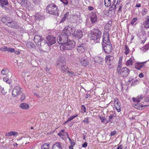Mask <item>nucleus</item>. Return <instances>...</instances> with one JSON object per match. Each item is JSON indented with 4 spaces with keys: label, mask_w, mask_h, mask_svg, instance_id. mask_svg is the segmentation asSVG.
I'll return each mask as SVG.
<instances>
[{
    "label": "nucleus",
    "mask_w": 149,
    "mask_h": 149,
    "mask_svg": "<svg viewBox=\"0 0 149 149\" xmlns=\"http://www.w3.org/2000/svg\"><path fill=\"white\" fill-rule=\"evenodd\" d=\"M117 149H122V146L120 145V146H118L117 148Z\"/></svg>",
    "instance_id": "obj_64"
},
{
    "label": "nucleus",
    "mask_w": 149,
    "mask_h": 149,
    "mask_svg": "<svg viewBox=\"0 0 149 149\" xmlns=\"http://www.w3.org/2000/svg\"><path fill=\"white\" fill-rule=\"evenodd\" d=\"M22 92V89L18 86H16L12 91V95L13 97L18 96Z\"/></svg>",
    "instance_id": "obj_10"
},
{
    "label": "nucleus",
    "mask_w": 149,
    "mask_h": 149,
    "mask_svg": "<svg viewBox=\"0 0 149 149\" xmlns=\"http://www.w3.org/2000/svg\"><path fill=\"white\" fill-rule=\"evenodd\" d=\"M66 19L63 17V18L61 19V20L60 21V23H62L64 22L66 20Z\"/></svg>",
    "instance_id": "obj_58"
},
{
    "label": "nucleus",
    "mask_w": 149,
    "mask_h": 149,
    "mask_svg": "<svg viewBox=\"0 0 149 149\" xmlns=\"http://www.w3.org/2000/svg\"><path fill=\"white\" fill-rule=\"evenodd\" d=\"M114 116L113 115H111L109 116V119H111Z\"/></svg>",
    "instance_id": "obj_63"
},
{
    "label": "nucleus",
    "mask_w": 149,
    "mask_h": 149,
    "mask_svg": "<svg viewBox=\"0 0 149 149\" xmlns=\"http://www.w3.org/2000/svg\"><path fill=\"white\" fill-rule=\"evenodd\" d=\"M65 133L67 134V132H64V130H61V131L58 134V135L60 136H63L65 135Z\"/></svg>",
    "instance_id": "obj_38"
},
{
    "label": "nucleus",
    "mask_w": 149,
    "mask_h": 149,
    "mask_svg": "<svg viewBox=\"0 0 149 149\" xmlns=\"http://www.w3.org/2000/svg\"><path fill=\"white\" fill-rule=\"evenodd\" d=\"M110 41L109 38V35L107 31H105L104 32L103 36V42H106Z\"/></svg>",
    "instance_id": "obj_15"
},
{
    "label": "nucleus",
    "mask_w": 149,
    "mask_h": 149,
    "mask_svg": "<svg viewBox=\"0 0 149 149\" xmlns=\"http://www.w3.org/2000/svg\"><path fill=\"white\" fill-rule=\"evenodd\" d=\"M85 45L84 44H82L77 47V50L79 53H83L85 52Z\"/></svg>",
    "instance_id": "obj_14"
},
{
    "label": "nucleus",
    "mask_w": 149,
    "mask_h": 149,
    "mask_svg": "<svg viewBox=\"0 0 149 149\" xmlns=\"http://www.w3.org/2000/svg\"><path fill=\"white\" fill-rule=\"evenodd\" d=\"M120 0H113L112 2L111 6L114 9H116L119 5Z\"/></svg>",
    "instance_id": "obj_18"
},
{
    "label": "nucleus",
    "mask_w": 149,
    "mask_h": 149,
    "mask_svg": "<svg viewBox=\"0 0 149 149\" xmlns=\"http://www.w3.org/2000/svg\"><path fill=\"white\" fill-rule=\"evenodd\" d=\"M25 98V96L24 94H22L21 98V100L22 101Z\"/></svg>",
    "instance_id": "obj_57"
},
{
    "label": "nucleus",
    "mask_w": 149,
    "mask_h": 149,
    "mask_svg": "<svg viewBox=\"0 0 149 149\" xmlns=\"http://www.w3.org/2000/svg\"><path fill=\"white\" fill-rule=\"evenodd\" d=\"M61 1L65 5H67L68 3L67 0H61Z\"/></svg>",
    "instance_id": "obj_50"
},
{
    "label": "nucleus",
    "mask_w": 149,
    "mask_h": 149,
    "mask_svg": "<svg viewBox=\"0 0 149 149\" xmlns=\"http://www.w3.org/2000/svg\"><path fill=\"white\" fill-rule=\"evenodd\" d=\"M147 12V10L146 9H144L142 11V14L143 15H145Z\"/></svg>",
    "instance_id": "obj_55"
},
{
    "label": "nucleus",
    "mask_w": 149,
    "mask_h": 149,
    "mask_svg": "<svg viewBox=\"0 0 149 149\" xmlns=\"http://www.w3.org/2000/svg\"><path fill=\"white\" fill-rule=\"evenodd\" d=\"M81 109L82 111V112L83 113L86 112V108L85 106L84 105H82L81 106Z\"/></svg>",
    "instance_id": "obj_48"
},
{
    "label": "nucleus",
    "mask_w": 149,
    "mask_h": 149,
    "mask_svg": "<svg viewBox=\"0 0 149 149\" xmlns=\"http://www.w3.org/2000/svg\"><path fill=\"white\" fill-rule=\"evenodd\" d=\"M69 75L71 77L74 76L75 75V74L73 72H69L68 71Z\"/></svg>",
    "instance_id": "obj_45"
},
{
    "label": "nucleus",
    "mask_w": 149,
    "mask_h": 149,
    "mask_svg": "<svg viewBox=\"0 0 149 149\" xmlns=\"http://www.w3.org/2000/svg\"><path fill=\"white\" fill-rule=\"evenodd\" d=\"M70 4L72 5L76 6L79 3L78 0H70Z\"/></svg>",
    "instance_id": "obj_34"
},
{
    "label": "nucleus",
    "mask_w": 149,
    "mask_h": 149,
    "mask_svg": "<svg viewBox=\"0 0 149 149\" xmlns=\"http://www.w3.org/2000/svg\"><path fill=\"white\" fill-rule=\"evenodd\" d=\"M46 12L50 14L56 16L59 15V12L57 7L54 4H49L46 8Z\"/></svg>",
    "instance_id": "obj_1"
},
{
    "label": "nucleus",
    "mask_w": 149,
    "mask_h": 149,
    "mask_svg": "<svg viewBox=\"0 0 149 149\" xmlns=\"http://www.w3.org/2000/svg\"><path fill=\"white\" fill-rule=\"evenodd\" d=\"M7 25L8 26L14 29H17L19 28L18 24L15 22L13 21L11 23H10V24H7Z\"/></svg>",
    "instance_id": "obj_13"
},
{
    "label": "nucleus",
    "mask_w": 149,
    "mask_h": 149,
    "mask_svg": "<svg viewBox=\"0 0 149 149\" xmlns=\"http://www.w3.org/2000/svg\"><path fill=\"white\" fill-rule=\"evenodd\" d=\"M30 3V2L28 0H22L21 2V4L23 6H27Z\"/></svg>",
    "instance_id": "obj_29"
},
{
    "label": "nucleus",
    "mask_w": 149,
    "mask_h": 149,
    "mask_svg": "<svg viewBox=\"0 0 149 149\" xmlns=\"http://www.w3.org/2000/svg\"><path fill=\"white\" fill-rule=\"evenodd\" d=\"M7 51L8 52L12 53L15 52V49L14 48H8L7 49Z\"/></svg>",
    "instance_id": "obj_42"
},
{
    "label": "nucleus",
    "mask_w": 149,
    "mask_h": 149,
    "mask_svg": "<svg viewBox=\"0 0 149 149\" xmlns=\"http://www.w3.org/2000/svg\"><path fill=\"white\" fill-rule=\"evenodd\" d=\"M116 133V131H113L111 132L110 133V135L111 136H113Z\"/></svg>",
    "instance_id": "obj_60"
},
{
    "label": "nucleus",
    "mask_w": 149,
    "mask_h": 149,
    "mask_svg": "<svg viewBox=\"0 0 149 149\" xmlns=\"http://www.w3.org/2000/svg\"><path fill=\"white\" fill-rule=\"evenodd\" d=\"M27 46L29 48H33L35 47V45L31 42H28Z\"/></svg>",
    "instance_id": "obj_37"
},
{
    "label": "nucleus",
    "mask_w": 149,
    "mask_h": 149,
    "mask_svg": "<svg viewBox=\"0 0 149 149\" xmlns=\"http://www.w3.org/2000/svg\"><path fill=\"white\" fill-rule=\"evenodd\" d=\"M9 72V70L6 68H3L1 71V74L4 75H8V73Z\"/></svg>",
    "instance_id": "obj_26"
},
{
    "label": "nucleus",
    "mask_w": 149,
    "mask_h": 149,
    "mask_svg": "<svg viewBox=\"0 0 149 149\" xmlns=\"http://www.w3.org/2000/svg\"><path fill=\"white\" fill-rule=\"evenodd\" d=\"M118 99L117 98H115L114 105L118 111L119 112L121 110V107H120V104L118 102Z\"/></svg>",
    "instance_id": "obj_12"
},
{
    "label": "nucleus",
    "mask_w": 149,
    "mask_h": 149,
    "mask_svg": "<svg viewBox=\"0 0 149 149\" xmlns=\"http://www.w3.org/2000/svg\"><path fill=\"white\" fill-rule=\"evenodd\" d=\"M35 17L36 19H38V20L44 19V17L43 16L38 13L36 14L35 15Z\"/></svg>",
    "instance_id": "obj_30"
},
{
    "label": "nucleus",
    "mask_w": 149,
    "mask_h": 149,
    "mask_svg": "<svg viewBox=\"0 0 149 149\" xmlns=\"http://www.w3.org/2000/svg\"><path fill=\"white\" fill-rule=\"evenodd\" d=\"M72 19L74 20V22L78 23L80 21V19L77 15H74L72 16Z\"/></svg>",
    "instance_id": "obj_32"
},
{
    "label": "nucleus",
    "mask_w": 149,
    "mask_h": 149,
    "mask_svg": "<svg viewBox=\"0 0 149 149\" xmlns=\"http://www.w3.org/2000/svg\"><path fill=\"white\" fill-rule=\"evenodd\" d=\"M62 33L67 36H70L72 34H73L75 32L74 29L72 26H66L64 29Z\"/></svg>",
    "instance_id": "obj_7"
},
{
    "label": "nucleus",
    "mask_w": 149,
    "mask_h": 149,
    "mask_svg": "<svg viewBox=\"0 0 149 149\" xmlns=\"http://www.w3.org/2000/svg\"><path fill=\"white\" fill-rule=\"evenodd\" d=\"M58 66H61V71L64 72H67L68 67L65 65V62L63 58H61L58 61V63L57 65Z\"/></svg>",
    "instance_id": "obj_8"
},
{
    "label": "nucleus",
    "mask_w": 149,
    "mask_h": 149,
    "mask_svg": "<svg viewBox=\"0 0 149 149\" xmlns=\"http://www.w3.org/2000/svg\"><path fill=\"white\" fill-rule=\"evenodd\" d=\"M145 98L144 97H142L141 96H138L137 98H133L132 100L134 102H136L138 103L141 102H142L143 103L144 101H143V99H145Z\"/></svg>",
    "instance_id": "obj_20"
},
{
    "label": "nucleus",
    "mask_w": 149,
    "mask_h": 149,
    "mask_svg": "<svg viewBox=\"0 0 149 149\" xmlns=\"http://www.w3.org/2000/svg\"><path fill=\"white\" fill-rule=\"evenodd\" d=\"M7 47L6 46H4L0 48L1 50L3 52H5L7 51Z\"/></svg>",
    "instance_id": "obj_44"
},
{
    "label": "nucleus",
    "mask_w": 149,
    "mask_h": 149,
    "mask_svg": "<svg viewBox=\"0 0 149 149\" xmlns=\"http://www.w3.org/2000/svg\"><path fill=\"white\" fill-rule=\"evenodd\" d=\"M134 58H131L129 59L125 63V65L126 66L132 65L133 64V61H134Z\"/></svg>",
    "instance_id": "obj_28"
},
{
    "label": "nucleus",
    "mask_w": 149,
    "mask_h": 149,
    "mask_svg": "<svg viewBox=\"0 0 149 149\" xmlns=\"http://www.w3.org/2000/svg\"><path fill=\"white\" fill-rule=\"evenodd\" d=\"M149 49V42L142 48V50L147 51Z\"/></svg>",
    "instance_id": "obj_36"
},
{
    "label": "nucleus",
    "mask_w": 149,
    "mask_h": 149,
    "mask_svg": "<svg viewBox=\"0 0 149 149\" xmlns=\"http://www.w3.org/2000/svg\"><path fill=\"white\" fill-rule=\"evenodd\" d=\"M8 3V1L7 0H0V6L3 8L7 6Z\"/></svg>",
    "instance_id": "obj_24"
},
{
    "label": "nucleus",
    "mask_w": 149,
    "mask_h": 149,
    "mask_svg": "<svg viewBox=\"0 0 149 149\" xmlns=\"http://www.w3.org/2000/svg\"><path fill=\"white\" fill-rule=\"evenodd\" d=\"M13 20L12 19H11L10 18L8 17L7 19L6 22V25H7V24H10V23H11Z\"/></svg>",
    "instance_id": "obj_46"
},
{
    "label": "nucleus",
    "mask_w": 149,
    "mask_h": 149,
    "mask_svg": "<svg viewBox=\"0 0 149 149\" xmlns=\"http://www.w3.org/2000/svg\"><path fill=\"white\" fill-rule=\"evenodd\" d=\"M46 42L49 46H51L56 43V38L52 36L49 35L46 38Z\"/></svg>",
    "instance_id": "obj_9"
},
{
    "label": "nucleus",
    "mask_w": 149,
    "mask_h": 149,
    "mask_svg": "<svg viewBox=\"0 0 149 149\" xmlns=\"http://www.w3.org/2000/svg\"><path fill=\"white\" fill-rule=\"evenodd\" d=\"M6 136H12V131L6 133Z\"/></svg>",
    "instance_id": "obj_51"
},
{
    "label": "nucleus",
    "mask_w": 149,
    "mask_h": 149,
    "mask_svg": "<svg viewBox=\"0 0 149 149\" xmlns=\"http://www.w3.org/2000/svg\"><path fill=\"white\" fill-rule=\"evenodd\" d=\"M121 64H120V63H119L118 65V67L117 68V70L118 71V72H120V71L121 70Z\"/></svg>",
    "instance_id": "obj_49"
},
{
    "label": "nucleus",
    "mask_w": 149,
    "mask_h": 149,
    "mask_svg": "<svg viewBox=\"0 0 149 149\" xmlns=\"http://www.w3.org/2000/svg\"><path fill=\"white\" fill-rule=\"evenodd\" d=\"M19 107L23 110H27L29 107V104L26 103H21L19 106Z\"/></svg>",
    "instance_id": "obj_22"
},
{
    "label": "nucleus",
    "mask_w": 149,
    "mask_h": 149,
    "mask_svg": "<svg viewBox=\"0 0 149 149\" xmlns=\"http://www.w3.org/2000/svg\"><path fill=\"white\" fill-rule=\"evenodd\" d=\"M83 122V123H86V124H88L89 123V118L87 117L86 118H85L84 120L82 122Z\"/></svg>",
    "instance_id": "obj_43"
},
{
    "label": "nucleus",
    "mask_w": 149,
    "mask_h": 149,
    "mask_svg": "<svg viewBox=\"0 0 149 149\" xmlns=\"http://www.w3.org/2000/svg\"><path fill=\"white\" fill-rule=\"evenodd\" d=\"M104 2L105 6L107 7L110 6L111 4V0H104Z\"/></svg>",
    "instance_id": "obj_31"
},
{
    "label": "nucleus",
    "mask_w": 149,
    "mask_h": 149,
    "mask_svg": "<svg viewBox=\"0 0 149 149\" xmlns=\"http://www.w3.org/2000/svg\"><path fill=\"white\" fill-rule=\"evenodd\" d=\"M62 144L60 142L56 143L53 145L52 149H63Z\"/></svg>",
    "instance_id": "obj_16"
},
{
    "label": "nucleus",
    "mask_w": 149,
    "mask_h": 149,
    "mask_svg": "<svg viewBox=\"0 0 149 149\" xmlns=\"http://www.w3.org/2000/svg\"><path fill=\"white\" fill-rule=\"evenodd\" d=\"M69 15V13L68 12H67L66 14L64 15L63 17H65L66 19H68V17Z\"/></svg>",
    "instance_id": "obj_56"
},
{
    "label": "nucleus",
    "mask_w": 149,
    "mask_h": 149,
    "mask_svg": "<svg viewBox=\"0 0 149 149\" xmlns=\"http://www.w3.org/2000/svg\"><path fill=\"white\" fill-rule=\"evenodd\" d=\"M49 148V144L45 143L42 147V149H48Z\"/></svg>",
    "instance_id": "obj_35"
},
{
    "label": "nucleus",
    "mask_w": 149,
    "mask_h": 149,
    "mask_svg": "<svg viewBox=\"0 0 149 149\" xmlns=\"http://www.w3.org/2000/svg\"><path fill=\"white\" fill-rule=\"evenodd\" d=\"M100 118L102 123H104L106 120V118L104 117H100Z\"/></svg>",
    "instance_id": "obj_53"
},
{
    "label": "nucleus",
    "mask_w": 149,
    "mask_h": 149,
    "mask_svg": "<svg viewBox=\"0 0 149 149\" xmlns=\"http://www.w3.org/2000/svg\"><path fill=\"white\" fill-rule=\"evenodd\" d=\"M75 45V42L73 40H68L66 42L60 46V49L62 50H70L73 48Z\"/></svg>",
    "instance_id": "obj_2"
},
{
    "label": "nucleus",
    "mask_w": 149,
    "mask_h": 149,
    "mask_svg": "<svg viewBox=\"0 0 149 149\" xmlns=\"http://www.w3.org/2000/svg\"><path fill=\"white\" fill-rule=\"evenodd\" d=\"M143 25L147 29L149 28V16L146 18L145 21L143 23Z\"/></svg>",
    "instance_id": "obj_21"
},
{
    "label": "nucleus",
    "mask_w": 149,
    "mask_h": 149,
    "mask_svg": "<svg viewBox=\"0 0 149 149\" xmlns=\"http://www.w3.org/2000/svg\"><path fill=\"white\" fill-rule=\"evenodd\" d=\"M80 63L83 66H86L88 64V61L87 59H83L82 60H81Z\"/></svg>",
    "instance_id": "obj_27"
},
{
    "label": "nucleus",
    "mask_w": 149,
    "mask_h": 149,
    "mask_svg": "<svg viewBox=\"0 0 149 149\" xmlns=\"http://www.w3.org/2000/svg\"><path fill=\"white\" fill-rule=\"evenodd\" d=\"M93 9L94 8L92 6H89L88 7V10L90 11L93 10Z\"/></svg>",
    "instance_id": "obj_59"
},
{
    "label": "nucleus",
    "mask_w": 149,
    "mask_h": 149,
    "mask_svg": "<svg viewBox=\"0 0 149 149\" xmlns=\"http://www.w3.org/2000/svg\"><path fill=\"white\" fill-rule=\"evenodd\" d=\"M125 54H127L129 53V48L127 45H125Z\"/></svg>",
    "instance_id": "obj_40"
},
{
    "label": "nucleus",
    "mask_w": 149,
    "mask_h": 149,
    "mask_svg": "<svg viewBox=\"0 0 149 149\" xmlns=\"http://www.w3.org/2000/svg\"><path fill=\"white\" fill-rule=\"evenodd\" d=\"M114 57L112 56L108 55L105 58L106 62L108 65H111V62L113 59Z\"/></svg>",
    "instance_id": "obj_17"
},
{
    "label": "nucleus",
    "mask_w": 149,
    "mask_h": 149,
    "mask_svg": "<svg viewBox=\"0 0 149 149\" xmlns=\"http://www.w3.org/2000/svg\"><path fill=\"white\" fill-rule=\"evenodd\" d=\"M130 72V70L126 67H125L121 70L120 72H118V73L123 77H126L128 76Z\"/></svg>",
    "instance_id": "obj_11"
},
{
    "label": "nucleus",
    "mask_w": 149,
    "mask_h": 149,
    "mask_svg": "<svg viewBox=\"0 0 149 149\" xmlns=\"http://www.w3.org/2000/svg\"><path fill=\"white\" fill-rule=\"evenodd\" d=\"M34 41L36 44H38V46L39 47L44 45L45 41L43 37L38 35L35 36L34 38Z\"/></svg>",
    "instance_id": "obj_5"
},
{
    "label": "nucleus",
    "mask_w": 149,
    "mask_h": 149,
    "mask_svg": "<svg viewBox=\"0 0 149 149\" xmlns=\"http://www.w3.org/2000/svg\"><path fill=\"white\" fill-rule=\"evenodd\" d=\"M103 59L102 58L100 57H98L96 58V61L98 63H100L103 61Z\"/></svg>",
    "instance_id": "obj_41"
},
{
    "label": "nucleus",
    "mask_w": 149,
    "mask_h": 149,
    "mask_svg": "<svg viewBox=\"0 0 149 149\" xmlns=\"http://www.w3.org/2000/svg\"><path fill=\"white\" fill-rule=\"evenodd\" d=\"M144 65L143 63H136L135 65V68L136 69L139 70Z\"/></svg>",
    "instance_id": "obj_25"
},
{
    "label": "nucleus",
    "mask_w": 149,
    "mask_h": 149,
    "mask_svg": "<svg viewBox=\"0 0 149 149\" xmlns=\"http://www.w3.org/2000/svg\"><path fill=\"white\" fill-rule=\"evenodd\" d=\"M104 44L102 45L103 49L105 52L109 54L111 52L112 50V45L110 41L103 42Z\"/></svg>",
    "instance_id": "obj_4"
},
{
    "label": "nucleus",
    "mask_w": 149,
    "mask_h": 149,
    "mask_svg": "<svg viewBox=\"0 0 149 149\" xmlns=\"http://www.w3.org/2000/svg\"><path fill=\"white\" fill-rule=\"evenodd\" d=\"M137 20V19L136 17L134 18L131 22V24L132 25H133L134 23Z\"/></svg>",
    "instance_id": "obj_47"
},
{
    "label": "nucleus",
    "mask_w": 149,
    "mask_h": 149,
    "mask_svg": "<svg viewBox=\"0 0 149 149\" xmlns=\"http://www.w3.org/2000/svg\"><path fill=\"white\" fill-rule=\"evenodd\" d=\"M91 33V40H96L97 42H98L102 36V32L100 31L98 29H94Z\"/></svg>",
    "instance_id": "obj_3"
},
{
    "label": "nucleus",
    "mask_w": 149,
    "mask_h": 149,
    "mask_svg": "<svg viewBox=\"0 0 149 149\" xmlns=\"http://www.w3.org/2000/svg\"><path fill=\"white\" fill-rule=\"evenodd\" d=\"M8 17H6V18L5 17H3L1 21H2L5 23L6 24V22L7 20V19Z\"/></svg>",
    "instance_id": "obj_52"
},
{
    "label": "nucleus",
    "mask_w": 149,
    "mask_h": 149,
    "mask_svg": "<svg viewBox=\"0 0 149 149\" xmlns=\"http://www.w3.org/2000/svg\"><path fill=\"white\" fill-rule=\"evenodd\" d=\"M18 134V133L17 132L12 131V136H15L17 135Z\"/></svg>",
    "instance_id": "obj_61"
},
{
    "label": "nucleus",
    "mask_w": 149,
    "mask_h": 149,
    "mask_svg": "<svg viewBox=\"0 0 149 149\" xmlns=\"http://www.w3.org/2000/svg\"><path fill=\"white\" fill-rule=\"evenodd\" d=\"M8 75H6V77H4L3 78V81L6 82L7 83L10 84L11 83V81L9 79V77H8Z\"/></svg>",
    "instance_id": "obj_33"
},
{
    "label": "nucleus",
    "mask_w": 149,
    "mask_h": 149,
    "mask_svg": "<svg viewBox=\"0 0 149 149\" xmlns=\"http://www.w3.org/2000/svg\"><path fill=\"white\" fill-rule=\"evenodd\" d=\"M97 16L95 13H93L91 15V20L92 23H94L97 21Z\"/></svg>",
    "instance_id": "obj_19"
},
{
    "label": "nucleus",
    "mask_w": 149,
    "mask_h": 149,
    "mask_svg": "<svg viewBox=\"0 0 149 149\" xmlns=\"http://www.w3.org/2000/svg\"><path fill=\"white\" fill-rule=\"evenodd\" d=\"M75 36L78 38H81L83 36L82 32L81 30H78L76 31Z\"/></svg>",
    "instance_id": "obj_23"
},
{
    "label": "nucleus",
    "mask_w": 149,
    "mask_h": 149,
    "mask_svg": "<svg viewBox=\"0 0 149 149\" xmlns=\"http://www.w3.org/2000/svg\"><path fill=\"white\" fill-rule=\"evenodd\" d=\"M87 146V143L86 142L84 143V144H83L82 147H86Z\"/></svg>",
    "instance_id": "obj_62"
},
{
    "label": "nucleus",
    "mask_w": 149,
    "mask_h": 149,
    "mask_svg": "<svg viewBox=\"0 0 149 149\" xmlns=\"http://www.w3.org/2000/svg\"><path fill=\"white\" fill-rule=\"evenodd\" d=\"M77 116H78V115H77L75 116H71V117H70L69 118H68V119L66 121V122L65 123H66L68 122V121L71 120L73 119L74 118H75L76 117H77Z\"/></svg>",
    "instance_id": "obj_39"
},
{
    "label": "nucleus",
    "mask_w": 149,
    "mask_h": 149,
    "mask_svg": "<svg viewBox=\"0 0 149 149\" xmlns=\"http://www.w3.org/2000/svg\"><path fill=\"white\" fill-rule=\"evenodd\" d=\"M145 99H143V101L144 102V101H145V102H149V95L146 98L145 97Z\"/></svg>",
    "instance_id": "obj_54"
},
{
    "label": "nucleus",
    "mask_w": 149,
    "mask_h": 149,
    "mask_svg": "<svg viewBox=\"0 0 149 149\" xmlns=\"http://www.w3.org/2000/svg\"><path fill=\"white\" fill-rule=\"evenodd\" d=\"M68 37L62 33V34L58 36L57 38V41L59 44H65L68 40Z\"/></svg>",
    "instance_id": "obj_6"
}]
</instances>
